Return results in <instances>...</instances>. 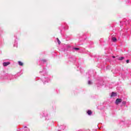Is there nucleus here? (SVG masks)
I'll return each mask as SVG.
<instances>
[{
  "label": "nucleus",
  "mask_w": 131,
  "mask_h": 131,
  "mask_svg": "<svg viewBox=\"0 0 131 131\" xmlns=\"http://www.w3.org/2000/svg\"><path fill=\"white\" fill-rule=\"evenodd\" d=\"M121 102H122V99L120 98H118L116 100L115 103L116 105H118V104H119V103H121Z\"/></svg>",
  "instance_id": "nucleus-1"
},
{
  "label": "nucleus",
  "mask_w": 131,
  "mask_h": 131,
  "mask_svg": "<svg viewBox=\"0 0 131 131\" xmlns=\"http://www.w3.org/2000/svg\"><path fill=\"white\" fill-rule=\"evenodd\" d=\"M11 64V62H3V65L4 67H6L8 66V65H10Z\"/></svg>",
  "instance_id": "nucleus-2"
},
{
  "label": "nucleus",
  "mask_w": 131,
  "mask_h": 131,
  "mask_svg": "<svg viewBox=\"0 0 131 131\" xmlns=\"http://www.w3.org/2000/svg\"><path fill=\"white\" fill-rule=\"evenodd\" d=\"M117 96V93L115 92H112V94L111 95V97L113 98V97H116Z\"/></svg>",
  "instance_id": "nucleus-3"
},
{
  "label": "nucleus",
  "mask_w": 131,
  "mask_h": 131,
  "mask_svg": "<svg viewBox=\"0 0 131 131\" xmlns=\"http://www.w3.org/2000/svg\"><path fill=\"white\" fill-rule=\"evenodd\" d=\"M112 39L113 41H114V42H116V41H117V39L115 37H113Z\"/></svg>",
  "instance_id": "nucleus-4"
},
{
  "label": "nucleus",
  "mask_w": 131,
  "mask_h": 131,
  "mask_svg": "<svg viewBox=\"0 0 131 131\" xmlns=\"http://www.w3.org/2000/svg\"><path fill=\"white\" fill-rule=\"evenodd\" d=\"M18 65H19V66H23V65H24L23 62H22L20 61H19L18 62Z\"/></svg>",
  "instance_id": "nucleus-5"
},
{
  "label": "nucleus",
  "mask_w": 131,
  "mask_h": 131,
  "mask_svg": "<svg viewBox=\"0 0 131 131\" xmlns=\"http://www.w3.org/2000/svg\"><path fill=\"white\" fill-rule=\"evenodd\" d=\"M87 113L88 114V115H92V111L91 110H89L88 112H87Z\"/></svg>",
  "instance_id": "nucleus-6"
},
{
  "label": "nucleus",
  "mask_w": 131,
  "mask_h": 131,
  "mask_svg": "<svg viewBox=\"0 0 131 131\" xmlns=\"http://www.w3.org/2000/svg\"><path fill=\"white\" fill-rule=\"evenodd\" d=\"M123 59H124V57H120L118 60H119L120 61H122V60H123Z\"/></svg>",
  "instance_id": "nucleus-7"
},
{
  "label": "nucleus",
  "mask_w": 131,
  "mask_h": 131,
  "mask_svg": "<svg viewBox=\"0 0 131 131\" xmlns=\"http://www.w3.org/2000/svg\"><path fill=\"white\" fill-rule=\"evenodd\" d=\"M57 40L58 45H60V43H61V41H60V40H59V38H57Z\"/></svg>",
  "instance_id": "nucleus-8"
},
{
  "label": "nucleus",
  "mask_w": 131,
  "mask_h": 131,
  "mask_svg": "<svg viewBox=\"0 0 131 131\" xmlns=\"http://www.w3.org/2000/svg\"><path fill=\"white\" fill-rule=\"evenodd\" d=\"M74 50H76L77 51H78V50H79V48H74Z\"/></svg>",
  "instance_id": "nucleus-9"
},
{
  "label": "nucleus",
  "mask_w": 131,
  "mask_h": 131,
  "mask_svg": "<svg viewBox=\"0 0 131 131\" xmlns=\"http://www.w3.org/2000/svg\"><path fill=\"white\" fill-rule=\"evenodd\" d=\"M126 63H129V60L127 59L126 60Z\"/></svg>",
  "instance_id": "nucleus-10"
},
{
  "label": "nucleus",
  "mask_w": 131,
  "mask_h": 131,
  "mask_svg": "<svg viewBox=\"0 0 131 131\" xmlns=\"http://www.w3.org/2000/svg\"><path fill=\"white\" fill-rule=\"evenodd\" d=\"M88 83H89V84H92L91 81H88Z\"/></svg>",
  "instance_id": "nucleus-11"
},
{
  "label": "nucleus",
  "mask_w": 131,
  "mask_h": 131,
  "mask_svg": "<svg viewBox=\"0 0 131 131\" xmlns=\"http://www.w3.org/2000/svg\"><path fill=\"white\" fill-rule=\"evenodd\" d=\"M113 58H115V56H113Z\"/></svg>",
  "instance_id": "nucleus-12"
}]
</instances>
